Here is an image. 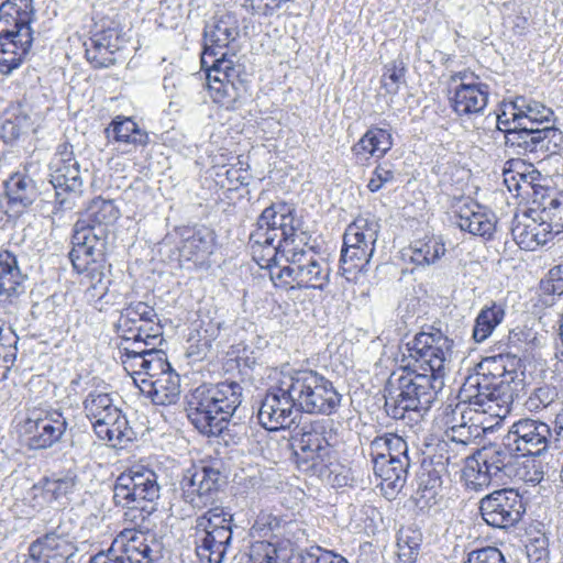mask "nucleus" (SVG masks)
<instances>
[{
  "mask_svg": "<svg viewBox=\"0 0 563 563\" xmlns=\"http://www.w3.org/2000/svg\"><path fill=\"white\" fill-rule=\"evenodd\" d=\"M479 369L482 372L467 377L464 394L476 409L495 412L498 408L507 413L523 382L522 360L511 352L499 353L485 357Z\"/></svg>",
  "mask_w": 563,
  "mask_h": 563,
  "instance_id": "nucleus-1",
  "label": "nucleus"
},
{
  "mask_svg": "<svg viewBox=\"0 0 563 563\" xmlns=\"http://www.w3.org/2000/svg\"><path fill=\"white\" fill-rule=\"evenodd\" d=\"M444 379L417 369L404 368L394 372L385 387V409L389 417L406 420L408 424L420 422L438 394Z\"/></svg>",
  "mask_w": 563,
  "mask_h": 563,
  "instance_id": "nucleus-2",
  "label": "nucleus"
},
{
  "mask_svg": "<svg viewBox=\"0 0 563 563\" xmlns=\"http://www.w3.org/2000/svg\"><path fill=\"white\" fill-rule=\"evenodd\" d=\"M242 396L243 387L236 382L199 385L186 396L187 417L203 435L225 434Z\"/></svg>",
  "mask_w": 563,
  "mask_h": 563,
  "instance_id": "nucleus-3",
  "label": "nucleus"
},
{
  "mask_svg": "<svg viewBox=\"0 0 563 563\" xmlns=\"http://www.w3.org/2000/svg\"><path fill=\"white\" fill-rule=\"evenodd\" d=\"M285 372L300 412L331 416L339 410L343 396L323 374L310 368Z\"/></svg>",
  "mask_w": 563,
  "mask_h": 563,
  "instance_id": "nucleus-4",
  "label": "nucleus"
},
{
  "mask_svg": "<svg viewBox=\"0 0 563 563\" xmlns=\"http://www.w3.org/2000/svg\"><path fill=\"white\" fill-rule=\"evenodd\" d=\"M233 515L222 506H211L194 525L196 553L200 563H222L232 541Z\"/></svg>",
  "mask_w": 563,
  "mask_h": 563,
  "instance_id": "nucleus-5",
  "label": "nucleus"
},
{
  "mask_svg": "<svg viewBox=\"0 0 563 563\" xmlns=\"http://www.w3.org/2000/svg\"><path fill=\"white\" fill-rule=\"evenodd\" d=\"M284 256L288 265L271 272L272 280L277 285L291 288L324 289L329 283L330 267L311 247H299L298 244L287 247Z\"/></svg>",
  "mask_w": 563,
  "mask_h": 563,
  "instance_id": "nucleus-6",
  "label": "nucleus"
},
{
  "mask_svg": "<svg viewBox=\"0 0 563 563\" xmlns=\"http://www.w3.org/2000/svg\"><path fill=\"white\" fill-rule=\"evenodd\" d=\"M235 53H221L207 66V81L213 102L227 110H233L249 95V74L245 66L234 60Z\"/></svg>",
  "mask_w": 563,
  "mask_h": 563,
  "instance_id": "nucleus-7",
  "label": "nucleus"
},
{
  "mask_svg": "<svg viewBox=\"0 0 563 563\" xmlns=\"http://www.w3.org/2000/svg\"><path fill=\"white\" fill-rule=\"evenodd\" d=\"M161 496L158 475L150 467L134 465L120 474L113 488L117 506L140 509L150 515Z\"/></svg>",
  "mask_w": 563,
  "mask_h": 563,
  "instance_id": "nucleus-8",
  "label": "nucleus"
},
{
  "mask_svg": "<svg viewBox=\"0 0 563 563\" xmlns=\"http://www.w3.org/2000/svg\"><path fill=\"white\" fill-rule=\"evenodd\" d=\"M336 432L333 422L320 420L302 429L297 440V463L300 468L313 474H322L334 459Z\"/></svg>",
  "mask_w": 563,
  "mask_h": 563,
  "instance_id": "nucleus-9",
  "label": "nucleus"
},
{
  "mask_svg": "<svg viewBox=\"0 0 563 563\" xmlns=\"http://www.w3.org/2000/svg\"><path fill=\"white\" fill-rule=\"evenodd\" d=\"M512 122V129H506V146L514 148L517 154L544 158L561 150L563 133L554 125L542 126L544 123L525 118Z\"/></svg>",
  "mask_w": 563,
  "mask_h": 563,
  "instance_id": "nucleus-10",
  "label": "nucleus"
},
{
  "mask_svg": "<svg viewBox=\"0 0 563 563\" xmlns=\"http://www.w3.org/2000/svg\"><path fill=\"white\" fill-rule=\"evenodd\" d=\"M51 184L55 189V209L71 210L76 199L84 191V180L78 161L74 156L73 145L63 142L49 164Z\"/></svg>",
  "mask_w": 563,
  "mask_h": 563,
  "instance_id": "nucleus-11",
  "label": "nucleus"
},
{
  "mask_svg": "<svg viewBox=\"0 0 563 563\" xmlns=\"http://www.w3.org/2000/svg\"><path fill=\"white\" fill-rule=\"evenodd\" d=\"M299 412L289 379L283 369L276 375L261 401L258 421L266 430L277 431L290 428Z\"/></svg>",
  "mask_w": 563,
  "mask_h": 563,
  "instance_id": "nucleus-12",
  "label": "nucleus"
},
{
  "mask_svg": "<svg viewBox=\"0 0 563 563\" xmlns=\"http://www.w3.org/2000/svg\"><path fill=\"white\" fill-rule=\"evenodd\" d=\"M378 232V222L368 218H357L346 228L340 257L343 275L366 271L375 252Z\"/></svg>",
  "mask_w": 563,
  "mask_h": 563,
  "instance_id": "nucleus-13",
  "label": "nucleus"
},
{
  "mask_svg": "<svg viewBox=\"0 0 563 563\" xmlns=\"http://www.w3.org/2000/svg\"><path fill=\"white\" fill-rule=\"evenodd\" d=\"M120 217L113 200L97 197L75 224L73 246L108 247L109 227Z\"/></svg>",
  "mask_w": 563,
  "mask_h": 563,
  "instance_id": "nucleus-14",
  "label": "nucleus"
},
{
  "mask_svg": "<svg viewBox=\"0 0 563 563\" xmlns=\"http://www.w3.org/2000/svg\"><path fill=\"white\" fill-rule=\"evenodd\" d=\"M453 341L441 330L431 328L421 331L406 343L409 356L419 364L423 373L445 378L446 364L452 353Z\"/></svg>",
  "mask_w": 563,
  "mask_h": 563,
  "instance_id": "nucleus-15",
  "label": "nucleus"
},
{
  "mask_svg": "<svg viewBox=\"0 0 563 563\" xmlns=\"http://www.w3.org/2000/svg\"><path fill=\"white\" fill-rule=\"evenodd\" d=\"M162 545L154 536L123 530L107 553L92 558L90 563H154L161 558Z\"/></svg>",
  "mask_w": 563,
  "mask_h": 563,
  "instance_id": "nucleus-16",
  "label": "nucleus"
},
{
  "mask_svg": "<svg viewBox=\"0 0 563 563\" xmlns=\"http://www.w3.org/2000/svg\"><path fill=\"white\" fill-rule=\"evenodd\" d=\"M107 249L96 246H73L69 260L78 274H85L89 286L86 296L89 300H101L110 285V265L107 262Z\"/></svg>",
  "mask_w": 563,
  "mask_h": 563,
  "instance_id": "nucleus-17",
  "label": "nucleus"
},
{
  "mask_svg": "<svg viewBox=\"0 0 563 563\" xmlns=\"http://www.w3.org/2000/svg\"><path fill=\"white\" fill-rule=\"evenodd\" d=\"M302 221L296 214V209L286 202L273 203L265 208L256 221L254 233L285 241L284 251L296 245V240L303 242Z\"/></svg>",
  "mask_w": 563,
  "mask_h": 563,
  "instance_id": "nucleus-18",
  "label": "nucleus"
},
{
  "mask_svg": "<svg viewBox=\"0 0 563 563\" xmlns=\"http://www.w3.org/2000/svg\"><path fill=\"white\" fill-rule=\"evenodd\" d=\"M222 482L220 463L212 462L194 466L187 470L180 483L183 498L196 509L212 506L214 495L219 492Z\"/></svg>",
  "mask_w": 563,
  "mask_h": 563,
  "instance_id": "nucleus-19",
  "label": "nucleus"
},
{
  "mask_svg": "<svg viewBox=\"0 0 563 563\" xmlns=\"http://www.w3.org/2000/svg\"><path fill=\"white\" fill-rule=\"evenodd\" d=\"M479 510L487 525L506 529L514 527L522 519L526 506L522 496L517 490L503 488L483 497Z\"/></svg>",
  "mask_w": 563,
  "mask_h": 563,
  "instance_id": "nucleus-20",
  "label": "nucleus"
},
{
  "mask_svg": "<svg viewBox=\"0 0 563 563\" xmlns=\"http://www.w3.org/2000/svg\"><path fill=\"white\" fill-rule=\"evenodd\" d=\"M552 430L541 420L525 418L512 423L504 441L520 456H539L551 449Z\"/></svg>",
  "mask_w": 563,
  "mask_h": 563,
  "instance_id": "nucleus-21",
  "label": "nucleus"
},
{
  "mask_svg": "<svg viewBox=\"0 0 563 563\" xmlns=\"http://www.w3.org/2000/svg\"><path fill=\"white\" fill-rule=\"evenodd\" d=\"M450 84H455L450 104L457 115L483 113L489 97L488 85L481 82L479 77L468 70L452 74Z\"/></svg>",
  "mask_w": 563,
  "mask_h": 563,
  "instance_id": "nucleus-22",
  "label": "nucleus"
},
{
  "mask_svg": "<svg viewBox=\"0 0 563 563\" xmlns=\"http://www.w3.org/2000/svg\"><path fill=\"white\" fill-rule=\"evenodd\" d=\"M67 429V420L55 410H34L24 423L27 446L31 450H45L57 443Z\"/></svg>",
  "mask_w": 563,
  "mask_h": 563,
  "instance_id": "nucleus-23",
  "label": "nucleus"
},
{
  "mask_svg": "<svg viewBox=\"0 0 563 563\" xmlns=\"http://www.w3.org/2000/svg\"><path fill=\"white\" fill-rule=\"evenodd\" d=\"M240 30L238 21L230 14L222 15L214 24L205 29V46L201 65L207 66L209 58H219L221 53L234 52L233 43L238 40Z\"/></svg>",
  "mask_w": 563,
  "mask_h": 563,
  "instance_id": "nucleus-24",
  "label": "nucleus"
},
{
  "mask_svg": "<svg viewBox=\"0 0 563 563\" xmlns=\"http://www.w3.org/2000/svg\"><path fill=\"white\" fill-rule=\"evenodd\" d=\"M511 235L518 246L526 251H534L553 239L554 233L531 212L516 214L512 219Z\"/></svg>",
  "mask_w": 563,
  "mask_h": 563,
  "instance_id": "nucleus-25",
  "label": "nucleus"
},
{
  "mask_svg": "<svg viewBox=\"0 0 563 563\" xmlns=\"http://www.w3.org/2000/svg\"><path fill=\"white\" fill-rule=\"evenodd\" d=\"M179 255L195 265H203L216 250V233L208 227L184 228Z\"/></svg>",
  "mask_w": 563,
  "mask_h": 563,
  "instance_id": "nucleus-26",
  "label": "nucleus"
},
{
  "mask_svg": "<svg viewBox=\"0 0 563 563\" xmlns=\"http://www.w3.org/2000/svg\"><path fill=\"white\" fill-rule=\"evenodd\" d=\"M446 473L442 455L423 461L418 473V501L424 506L437 505L443 490V475Z\"/></svg>",
  "mask_w": 563,
  "mask_h": 563,
  "instance_id": "nucleus-27",
  "label": "nucleus"
},
{
  "mask_svg": "<svg viewBox=\"0 0 563 563\" xmlns=\"http://www.w3.org/2000/svg\"><path fill=\"white\" fill-rule=\"evenodd\" d=\"M532 203L534 207L531 212L548 224L554 235L563 231V191L540 187V190H536Z\"/></svg>",
  "mask_w": 563,
  "mask_h": 563,
  "instance_id": "nucleus-28",
  "label": "nucleus"
},
{
  "mask_svg": "<svg viewBox=\"0 0 563 563\" xmlns=\"http://www.w3.org/2000/svg\"><path fill=\"white\" fill-rule=\"evenodd\" d=\"M515 456H517L516 452L509 450L503 440L501 443L484 445L478 450L475 459L495 477V483L499 484L512 476Z\"/></svg>",
  "mask_w": 563,
  "mask_h": 563,
  "instance_id": "nucleus-29",
  "label": "nucleus"
},
{
  "mask_svg": "<svg viewBox=\"0 0 563 563\" xmlns=\"http://www.w3.org/2000/svg\"><path fill=\"white\" fill-rule=\"evenodd\" d=\"M35 20L33 0H4L0 4V31L32 34Z\"/></svg>",
  "mask_w": 563,
  "mask_h": 563,
  "instance_id": "nucleus-30",
  "label": "nucleus"
},
{
  "mask_svg": "<svg viewBox=\"0 0 563 563\" xmlns=\"http://www.w3.org/2000/svg\"><path fill=\"white\" fill-rule=\"evenodd\" d=\"M540 176L541 174L531 164L520 158H511L504 164V184L515 197L529 195L530 190H533V197H536V190H540L536 181Z\"/></svg>",
  "mask_w": 563,
  "mask_h": 563,
  "instance_id": "nucleus-31",
  "label": "nucleus"
},
{
  "mask_svg": "<svg viewBox=\"0 0 563 563\" xmlns=\"http://www.w3.org/2000/svg\"><path fill=\"white\" fill-rule=\"evenodd\" d=\"M457 225L473 235L489 240L496 230V216L476 202H467L460 207Z\"/></svg>",
  "mask_w": 563,
  "mask_h": 563,
  "instance_id": "nucleus-32",
  "label": "nucleus"
},
{
  "mask_svg": "<svg viewBox=\"0 0 563 563\" xmlns=\"http://www.w3.org/2000/svg\"><path fill=\"white\" fill-rule=\"evenodd\" d=\"M26 275L18 263L16 256L9 251L0 252V301L12 303L25 291Z\"/></svg>",
  "mask_w": 563,
  "mask_h": 563,
  "instance_id": "nucleus-33",
  "label": "nucleus"
},
{
  "mask_svg": "<svg viewBox=\"0 0 563 563\" xmlns=\"http://www.w3.org/2000/svg\"><path fill=\"white\" fill-rule=\"evenodd\" d=\"M140 390L158 406H170L180 398V377L173 371L155 379L140 378Z\"/></svg>",
  "mask_w": 563,
  "mask_h": 563,
  "instance_id": "nucleus-34",
  "label": "nucleus"
},
{
  "mask_svg": "<svg viewBox=\"0 0 563 563\" xmlns=\"http://www.w3.org/2000/svg\"><path fill=\"white\" fill-rule=\"evenodd\" d=\"M5 194L9 200L7 212L18 216L36 200L38 190L31 177L18 172L5 181Z\"/></svg>",
  "mask_w": 563,
  "mask_h": 563,
  "instance_id": "nucleus-35",
  "label": "nucleus"
},
{
  "mask_svg": "<svg viewBox=\"0 0 563 563\" xmlns=\"http://www.w3.org/2000/svg\"><path fill=\"white\" fill-rule=\"evenodd\" d=\"M223 321L218 318H200L188 336L190 356L203 358L221 333Z\"/></svg>",
  "mask_w": 563,
  "mask_h": 563,
  "instance_id": "nucleus-36",
  "label": "nucleus"
},
{
  "mask_svg": "<svg viewBox=\"0 0 563 563\" xmlns=\"http://www.w3.org/2000/svg\"><path fill=\"white\" fill-rule=\"evenodd\" d=\"M91 426L100 440L107 441L113 446L124 448L135 439V432L129 426V421L121 409L117 410V415H113L111 420L107 418L97 419Z\"/></svg>",
  "mask_w": 563,
  "mask_h": 563,
  "instance_id": "nucleus-37",
  "label": "nucleus"
},
{
  "mask_svg": "<svg viewBox=\"0 0 563 563\" xmlns=\"http://www.w3.org/2000/svg\"><path fill=\"white\" fill-rule=\"evenodd\" d=\"M373 465L374 474L380 478V487L387 497H394L407 482L410 461L378 460Z\"/></svg>",
  "mask_w": 563,
  "mask_h": 563,
  "instance_id": "nucleus-38",
  "label": "nucleus"
},
{
  "mask_svg": "<svg viewBox=\"0 0 563 563\" xmlns=\"http://www.w3.org/2000/svg\"><path fill=\"white\" fill-rule=\"evenodd\" d=\"M285 241L274 240V238L264 236V233L251 232L249 245L253 260L262 267L269 268L277 267V255H284Z\"/></svg>",
  "mask_w": 563,
  "mask_h": 563,
  "instance_id": "nucleus-39",
  "label": "nucleus"
},
{
  "mask_svg": "<svg viewBox=\"0 0 563 563\" xmlns=\"http://www.w3.org/2000/svg\"><path fill=\"white\" fill-rule=\"evenodd\" d=\"M506 310L504 305L492 301L485 305L477 313L472 330V338L476 343L485 342L504 321Z\"/></svg>",
  "mask_w": 563,
  "mask_h": 563,
  "instance_id": "nucleus-40",
  "label": "nucleus"
},
{
  "mask_svg": "<svg viewBox=\"0 0 563 563\" xmlns=\"http://www.w3.org/2000/svg\"><path fill=\"white\" fill-rule=\"evenodd\" d=\"M408 252L410 262L416 266H429L444 256L446 249L441 236L432 235L415 241Z\"/></svg>",
  "mask_w": 563,
  "mask_h": 563,
  "instance_id": "nucleus-41",
  "label": "nucleus"
},
{
  "mask_svg": "<svg viewBox=\"0 0 563 563\" xmlns=\"http://www.w3.org/2000/svg\"><path fill=\"white\" fill-rule=\"evenodd\" d=\"M391 146L393 137L389 131L380 128H372L352 147V152L362 161L365 154L383 157Z\"/></svg>",
  "mask_w": 563,
  "mask_h": 563,
  "instance_id": "nucleus-42",
  "label": "nucleus"
},
{
  "mask_svg": "<svg viewBox=\"0 0 563 563\" xmlns=\"http://www.w3.org/2000/svg\"><path fill=\"white\" fill-rule=\"evenodd\" d=\"M78 483L79 478L77 472L75 470H67L44 477L40 482V485L45 497L51 500H59L73 494Z\"/></svg>",
  "mask_w": 563,
  "mask_h": 563,
  "instance_id": "nucleus-43",
  "label": "nucleus"
},
{
  "mask_svg": "<svg viewBox=\"0 0 563 563\" xmlns=\"http://www.w3.org/2000/svg\"><path fill=\"white\" fill-rule=\"evenodd\" d=\"M108 136L112 133L115 142L133 146H145L150 139L146 131L141 129L131 118L117 117L106 130Z\"/></svg>",
  "mask_w": 563,
  "mask_h": 563,
  "instance_id": "nucleus-44",
  "label": "nucleus"
},
{
  "mask_svg": "<svg viewBox=\"0 0 563 563\" xmlns=\"http://www.w3.org/2000/svg\"><path fill=\"white\" fill-rule=\"evenodd\" d=\"M511 109L512 120L530 119L533 122L549 124L552 122L554 113L552 109L545 107L539 101L527 99L523 96L516 97L508 103Z\"/></svg>",
  "mask_w": 563,
  "mask_h": 563,
  "instance_id": "nucleus-45",
  "label": "nucleus"
},
{
  "mask_svg": "<svg viewBox=\"0 0 563 563\" xmlns=\"http://www.w3.org/2000/svg\"><path fill=\"white\" fill-rule=\"evenodd\" d=\"M461 395L463 397V401L456 404L454 407L449 405L445 408L444 422L446 426V431L476 420L474 415L489 413L497 417L501 416L503 411L498 408H495V412L476 409L475 406L470 402L463 389L461 390Z\"/></svg>",
  "mask_w": 563,
  "mask_h": 563,
  "instance_id": "nucleus-46",
  "label": "nucleus"
},
{
  "mask_svg": "<svg viewBox=\"0 0 563 563\" xmlns=\"http://www.w3.org/2000/svg\"><path fill=\"white\" fill-rule=\"evenodd\" d=\"M82 407L91 424L101 418L111 420L113 415H117V410L120 409L114 405L110 394L98 390H92L86 396Z\"/></svg>",
  "mask_w": 563,
  "mask_h": 563,
  "instance_id": "nucleus-47",
  "label": "nucleus"
},
{
  "mask_svg": "<svg viewBox=\"0 0 563 563\" xmlns=\"http://www.w3.org/2000/svg\"><path fill=\"white\" fill-rule=\"evenodd\" d=\"M283 519L267 511H261L250 529L252 539L273 540L278 538Z\"/></svg>",
  "mask_w": 563,
  "mask_h": 563,
  "instance_id": "nucleus-48",
  "label": "nucleus"
},
{
  "mask_svg": "<svg viewBox=\"0 0 563 563\" xmlns=\"http://www.w3.org/2000/svg\"><path fill=\"white\" fill-rule=\"evenodd\" d=\"M462 478L466 488L475 492L488 487L495 477L474 457L463 468Z\"/></svg>",
  "mask_w": 563,
  "mask_h": 563,
  "instance_id": "nucleus-49",
  "label": "nucleus"
},
{
  "mask_svg": "<svg viewBox=\"0 0 563 563\" xmlns=\"http://www.w3.org/2000/svg\"><path fill=\"white\" fill-rule=\"evenodd\" d=\"M87 60L95 68H107L115 64V53L110 51L104 43L99 42L91 36L88 42H85Z\"/></svg>",
  "mask_w": 563,
  "mask_h": 563,
  "instance_id": "nucleus-50",
  "label": "nucleus"
},
{
  "mask_svg": "<svg viewBox=\"0 0 563 563\" xmlns=\"http://www.w3.org/2000/svg\"><path fill=\"white\" fill-rule=\"evenodd\" d=\"M388 449L387 460L410 461L407 442L396 433H385L374 439V450Z\"/></svg>",
  "mask_w": 563,
  "mask_h": 563,
  "instance_id": "nucleus-51",
  "label": "nucleus"
},
{
  "mask_svg": "<svg viewBox=\"0 0 563 563\" xmlns=\"http://www.w3.org/2000/svg\"><path fill=\"white\" fill-rule=\"evenodd\" d=\"M406 64L398 57L384 66L382 85L387 93L396 95L400 85L405 82Z\"/></svg>",
  "mask_w": 563,
  "mask_h": 563,
  "instance_id": "nucleus-52",
  "label": "nucleus"
},
{
  "mask_svg": "<svg viewBox=\"0 0 563 563\" xmlns=\"http://www.w3.org/2000/svg\"><path fill=\"white\" fill-rule=\"evenodd\" d=\"M421 533L415 530L400 531L398 537V556L404 563H415L421 545Z\"/></svg>",
  "mask_w": 563,
  "mask_h": 563,
  "instance_id": "nucleus-53",
  "label": "nucleus"
},
{
  "mask_svg": "<svg viewBox=\"0 0 563 563\" xmlns=\"http://www.w3.org/2000/svg\"><path fill=\"white\" fill-rule=\"evenodd\" d=\"M253 540L250 547V560L252 563H277L278 552L283 550L282 547H278L277 541Z\"/></svg>",
  "mask_w": 563,
  "mask_h": 563,
  "instance_id": "nucleus-54",
  "label": "nucleus"
},
{
  "mask_svg": "<svg viewBox=\"0 0 563 563\" xmlns=\"http://www.w3.org/2000/svg\"><path fill=\"white\" fill-rule=\"evenodd\" d=\"M29 128L27 118L23 114H5L0 124V136L5 143H12Z\"/></svg>",
  "mask_w": 563,
  "mask_h": 563,
  "instance_id": "nucleus-55",
  "label": "nucleus"
},
{
  "mask_svg": "<svg viewBox=\"0 0 563 563\" xmlns=\"http://www.w3.org/2000/svg\"><path fill=\"white\" fill-rule=\"evenodd\" d=\"M36 545H41L46 551H56L60 554L66 552V548L69 545L68 532L63 528L62 525L45 533L33 543L32 549Z\"/></svg>",
  "mask_w": 563,
  "mask_h": 563,
  "instance_id": "nucleus-56",
  "label": "nucleus"
},
{
  "mask_svg": "<svg viewBox=\"0 0 563 563\" xmlns=\"http://www.w3.org/2000/svg\"><path fill=\"white\" fill-rule=\"evenodd\" d=\"M144 364L143 378L155 379L174 371L167 361L166 354L159 349L148 352L147 362Z\"/></svg>",
  "mask_w": 563,
  "mask_h": 563,
  "instance_id": "nucleus-57",
  "label": "nucleus"
},
{
  "mask_svg": "<svg viewBox=\"0 0 563 563\" xmlns=\"http://www.w3.org/2000/svg\"><path fill=\"white\" fill-rule=\"evenodd\" d=\"M120 353L125 368L130 367L134 374V382L140 385V378H143L145 364L147 362V354L143 351L129 350V347H120Z\"/></svg>",
  "mask_w": 563,
  "mask_h": 563,
  "instance_id": "nucleus-58",
  "label": "nucleus"
},
{
  "mask_svg": "<svg viewBox=\"0 0 563 563\" xmlns=\"http://www.w3.org/2000/svg\"><path fill=\"white\" fill-rule=\"evenodd\" d=\"M33 43L32 34L19 33L15 34L13 32H2L0 31V49H5L8 52H19L25 48L26 54H29L31 46Z\"/></svg>",
  "mask_w": 563,
  "mask_h": 563,
  "instance_id": "nucleus-59",
  "label": "nucleus"
},
{
  "mask_svg": "<svg viewBox=\"0 0 563 563\" xmlns=\"http://www.w3.org/2000/svg\"><path fill=\"white\" fill-rule=\"evenodd\" d=\"M278 537L284 538V541L289 545V550L294 553L295 551H299V544L303 540H307L308 536L299 522L283 520Z\"/></svg>",
  "mask_w": 563,
  "mask_h": 563,
  "instance_id": "nucleus-60",
  "label": "nucleus"
},
{
  "mask_svg": "<svg viewBox=\"0 0 563 563\" xmlns=\"http://www.w3.org/2000/svg\"><path fill=\"white\" fill-rule=\"evenodd\" d=\"M394 178L395 169L393 164L388 161H385L375 167L373 176L367 184V188L372 192H377L383 188L384 185L391 183Z\"/></svg>",
  "mask_w": 563,
  "mask_h": 563,
  "instance_id": "nucleus-61",
  "label": "nucleus"
},
{
  "mask_svg": "<svg viewBox=\"0 0 563 563\" xmlns=\"http://www.w3.org/2000/svg\"><path fill=\"white\" fill-rule=\"evenodd\" d=\"M136 331L141 339L145 340V345L158 346L163 342V328L158 318L154 321H144L136 327Z\"/></svg>",
  "mask_w": 563,
  "mask_h": 563,
  "instance_id": "nucleus-62",
  "label": "nucleus"
},
{
  "mask_svg": "<svg viewBox=\"0 0 563 563\" xmlns=\"http://www.w3.org/2000/svg\"><path fill=\"white\" fill-rule=\"evenodd\" d=\"M464 563H508L499 549L486 547L468 553Z\"/></svg>",
  "mask_w": 563,
  "mask_h": 563,
  "instance_id": "nucleus-63",
  "label": "nucleus"
},
{
  "mask_svg": "<svg viewBox=\"0 0 563 563\" xmlns=\"http://www.w3.org/2000/svg\"><path fill=\"white\" fill-rule=\"evenodd\" d=\"M541 288L550 295H563V265L552 267L547 278L541 282Z\"/></svg>",
  "mask_w": 563,
  "mask_h": 563,
  "instance_id": "nucleus-64",
  "label": "nucleus"
}]
</instances>
